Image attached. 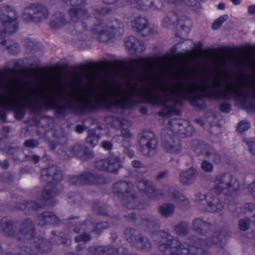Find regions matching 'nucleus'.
<instances>
[{
  "label": "nucleus",
  "instance_id": "nucleus-42",
  "mask_svg": "<svg viewBox=\"0 0 255 255\" xmlns=\"http://www.w3.org/2000/svg\"><path fill=\"white\" fill-rule=\"evenodd\" d=\"M38 144L37 141L33 139L27 140L24 142V146L28 147L33 148L37 146Z\"/></svg>",
  "mask_w": 255,
  "mask_h": 255
},
{
  "label": "nucleus",
  "instance_id": "nucleus-23",
  "mask_svg": "<svg viewBox=\"0 0 255 255\" xmlns=\"http://www.w3.org/2000/svg\"><path fill=\"white\" fill-rule=\"evenodd\" d=\"M65 24L64 19L61 13L53 15L50 20V26L55 28H59Z\"/></svg>",
  "mask_w": 255,
  "mask_h": 255
},
{
  "label": "nucleus",
  "instance_id": "nucleus-18",
  "mask_svg": "<svg viewBox=\"0 0 255 255\" xmlns=\"http://www.w3.org/2000/svg\"><path fill=\"white\" fill-rule=\"evenodd\" d=\"M197 176V171L194 168H191L187 171H182L180 175V181L185 185L192 183Z\"/></svg>",
  "mask_w": 255,
  "mask_h": 255
},
{
  "label": "nucleus",
  "instance_id": "nucleus-7",
  "mask_svg": "<svg viewBox=\"0 0 255 255\" xmlns=\"http://www.w3.org/2000/svg\"><path fill=\"white\" fill-rule=\"evenodd\" d=\"M118 20H115L108 23L102 22L95 24L90 28L93 36L102 42H106L115 34L116 29L119 28Z\"/></svg>",
  "mask_w": 255,
  "mask_h": 255
},
{
  "label": "nucleus",
  "instance_id": "nucleus-27",
  "mask_svg": "<svg viewBox=\"0 0 255 255\" xmlns=\"http://www.w3.org/2000/svg\"><path fill=\"white\" fill-rule=\"evenodd\" d=\"M140 42L133 36H129L128 37L125 42V46L128 49H137L138 48V44Z\"/></svg>",
  "mask_w": 255,
  "mask_h": 255
},
{
  "label": "nucleus",
  "instance_id": "nucleus-1",
  "mask_svg": "<svg viewBox=\"0 0 255 255\" xmlns=\"http://www.w3.org/2000/svg\"><path fill=\"white\" fill-rule=\"evenodd\" d=\"M162 240L159 243V249L169 255H212L206 249L213 245L222 246L224 237L222 234L216 232L210 239L205 241L204 237L195 243V246H188V248L181 245L177 239H173L167 232H161Z\"/></svg>",
  "mask_w": 255,
  "mask_h": 255
},
{
  "label": "nucleus",
  "instance_id": "nucleus-56",
  "mask_svg": "<svg viewBox=\"0 0 255 255\" xmlns=\"http://www.w3.org/2000/svg\"><path fill=\"white\" fill-rule=\"evenodd\" d=\"M218 8L219 9H224L225 8V5L224 3H220L218 5Z\"/></svg>",
  "mask_w": 255,
  "mask_h": 255
},
{
  "label": "nucleus",
  "instance_id": "nucleus-64",
  "mask_svg": "<svg viewBox=\"0 0 255 255\" xmlns=\"http://www.w3.org/2000/svg\"><path fill=\"white\" fill-rule=\"evenodd\" d=\"M77 250H80V245H78V246H77Z\"/></svg>",
  "mask_w": 255,
  "mask_h": 255
},
{
  "label": "nucleus",
  "instance_id": "nucleus-45",
  "mask_svg": "<svg viewBox=\"0 0 255 255\" xmlns=\"http://www.w3.org/2000/svg\"><path fill=\"white\" fill-rule=\"evenodd\" d=\"M105 255H111V254L114 255V254L116 251H117V254L116 255H117L118 253V250L117 249L110 248L108 247H105Z\"/></svg>",
  "mask_w": 255,
  "mask_h": 255
},
{
  "label": "nucleus",
  "instance_id": "nucleus-24",
  "mask_svg": "<svg viewBox=\"0 0 255 255\" xmlns=\"http://www.w3.org/2000/svg\"><path fill=\"white\" fill-rule=\"evenodd\" d=\"M134 27L139 31L145 30L149 31V28L147 27V21L144 17H138L135 19Z\"/></svg>",
  "mask_w": 255,
  "mask_h": 255
},
{
  "label": "nucleus",
  "instance_id": "nucleus-36",
  "mask_svg": "<svg viewBox=\"0 0 255 255\" xmlns=\"http://www.w3.org/2000/svg\"><path fill=\"white\" fill-rule=\"evenodd\" d=\"M202 169L206 172H211L213 171L214 167L213 164L207 160L202 162L201 165Z\"/></svg>",
  "mask_w": 255,
  "mask_h": 255
},
{
  "label": "nucleus",
  "instance_id": "nucleus-52",
  "mask_svg": "<svg viewBox=\"0 0 255 255\" xmlns=\"http://www.w3.org/2000/svg\"><path fill=\"white\" fill-rule=\"evenodd\" d=\"M132 165L134 167L138 168L140 166L141 163L138 160H134L132 162Z\"/></svg>",
  "mask_w": 255,
  "mask_h": 255
},
{
  "label": "nucleus",
  "instance_id": "nucleus-2",
  "mask_svg": "<svg viewBox=\"0 0 255 255\" xmlns=\"http://www.w3.org/2000/svg\"><path fill=\"white\" fill-rule=\"evenodd\" d=\"M64 2L73 6L69 10L72 25L78 33H82L87 29V23L94 19L90 16L88 12L80 6L85 3V0H62Z\"/></svg>",
  "mask_w": 255,
  "mask_h": 255
},
{
  "label": "nucleus",
  "instance_id": "nucleus-20",
  "mask_svg": "<svg viewBox=\"0 0 255 255\" xmlns=\"http://www.w3.org/2000/svg\"><path fill=\"white\" fill-rule=\"evenodd\" d=\"M0 228L3 235L7 237L12 236L13 234L14 226L6 218H3L0 222Z\"/></svg>",
  "mask_w": 255,
  "mask_h": 255
},
{
  "label": "nucleus",
  "instance_id": "nucleus-49",
  "mask_svg": "<svg viewBox=\"0 0 255 255\" xmlns=\"http://www.w3.org/2000/svg\"><path fill=\"white\" fill-rule=\"evenodd\" d=\"M15 48V50H12V47L11 46H9L8 47V51L11 53V54H16L17 53H18V48L17 47V46H15L14 47Z\"/></svg>",
  "mask_w": 255,
  "mask_h": 255
},
{
  "label": "nucleus",
  "instance_id": "nucleus-46",
  "mask_svg": "<svg viewBox=\"0 0 255 255\" xmlns=\"http://www.w3.org/2000/svg\"><path fill=\"white\" fill-rule=\"evenodd\" d=\"M220 109L222 111L228 113L231 110L230 105L227 103H223L220 106Z\"/></svg>",
  "mask_w": 255,
  "mask_h": 255
},
{
  "label": "nucleus",
  "instance_id": "nucleus-6",
  "mask_svg": "<svg viewBox=\"0 0 255 255\" xmlns=\"http://www.w3.org/2000/svg\"><path fill=\"white\" fill-rule=\"evenodd\" d=\"M131 188V184L126 182H119L115 184L114 192L121 199L128 200V202L124 203L128 208L141 209L142 207L136 205L137 200L134 198L133 194L129 192Z\"/></svg>",
  "mask_w": 255,
  "mask_h": 255
},
{
  "label": "nucleus",
  "instance_id": "nucleus-28",
  "mask_svg": "<svg viewBox=\"0 0 255 255\" xmlns=\"http://www.w3.org/2000/svg\"><path fill=\"white\" fill-rule=\"evenodd\" d=\"M85 148L80 145H76L71 149V156H77L81 158L85 153Z\"/></svg>",
  "mask_w": 255,
  "mask_h": 255
},
{
  "label": "nucleus",
  "instance_id": "nucleus-41",
  "mask_svg": "<svg viewBox=\"0 0 255 255\" xmlns=\"http://www.w3.org/2000/svg\"><path fill=\"white\" fill-rule=\"evenodd\" d=\"M247 143L249 145L250 151L253 154H255V139L252 138L247 140Z\"/></svg>",
  "mask_w": 255,
  "mask_h": 255
},
{
  "label": "nucleus",
  "instance_id": "nucleus-13",
  "mask_svg": "<svg viewBox=\"0 0 255 255\" xmlns=\"http://www.w3.org/2000/svg\"><path fill=\"white\" fill-rule=\"evenodd\" d=\"M71 182L75 185L85 184H102L104 179L102 176H96L91 173H85L79 176H74L71 179Z\"/></svg>",
  "mask_w": 255,
  "mask_h": 255
},
{
  "label": "nucleus",
  "instance_id": "nucleus-60",
  "mask_svg": "<svg viewBox=\"0 0 255 255\" xmlns=\"http://www.w3.org/2000/svg\"><path fill=\"white\" fill-rule=\"evenodd\" d=\"M81 227V228L82 230H86V229L85 228L86 227V225L84 224H83V225H80Z\"/></svg>",
  "mask_w": 255,
  "mask_h": 255
},
{
  "label": "nucleus",
  "instance_id": "nucleus-3",
  "mask_svg": "<svg viewBox=\"0 0 255 255\" xmlns=\"http://www.w3.org/2000/svg\"><path fill=\"white\" fill-rule=\"evenodd\" d=\"M181 120L178 119L172 120L167 127L162 132V145L163 148L171 153L177 154L181 150V146L179 140L175 138L172 133L175 134L182 130Z\"/></svg>",
  "mask_w": 255,
  "mask_h": 255
},
{
  "label": "nucleus",
  "instance_id": "nucleus-40",
  "mask_svg": "<svg viewBox=\"0 0 255 255\" xmlns=\"http://www.w3.org/2000/svg\"><path fill=\"white\" fill-rule=\"evenodd\" d=\"M183 1L186 4L195 8H199L200 5V3L198 0H183Z\"/></svg>",
  "mask_w": 255,
  "mask_h": 255
},
{
  "label": "nucleus",
  "instance_id": "nucleus-33",
  "mask_svg": "<svg viewBox=\"0 0 255 255\" xmlns=\"http://www.w3.org/2000/svg\"><path fill=\"white\" fill-rule=\"evenodd\" d=\"M175 230L177 234L179 235H183L186 234L188 232V227L186 224L181 223L176 227Z\"/></svg>",
  "mask_w": 255,
  "mask_h": 255
},
{
  "label": "nucleus",
  "instance_id": "nucleus-5",
  "mask_svg": "<svg viewBox=\"0 0 255 255\" xmlns=\"http://www.w3.org/2000/svg\"><path fill=\"white\" fill-rule=\"evenodd\" d=\"M241 188L238 180L229 173L218 175L214 180V185L212 189L217 196L222 192L228 194L226 190L231 193H236Z\"/></svg>",
  "mask_w": 255,
  "mask_h": 255
},
{
  "label": "nucleus",
  "instance_id": "nucleus-58",
  "mask_svg": "<svg viewBox=\"0 0 255 255\" xmlns=\"http://www.w3.org/2000/svg\"><path fill=\"white\" fill-rule=\"evenodd\" d=\"M33 160L35 163H37L39 160V157L35 156L34 157H33Z\"/></svg>",
  "mask_w": 255,
  "mask_h": 255
},
{
  "label": "nucleus",
  "instance_id": "nucleus-22",
  "mask_svg": "<svg viewBox=\"0 0 255 255\" xmlns=\"http://www.w3.org/2000/svg\"><path fill=\"white\" fill-rule=\"evenodd\" d=\"M170 197V202L180 207H183L188 203V201L186 199L185 197L178 192L171 193Z\"/></svg>",
  "mask_w": 255,
  "mask_h": 255
},
{
  "label": "nucleus",
  "instance_id": "nucleus-62",
  "mask_svg": "<svg viewBox=\"0 0 255 255\" xmlns=\"http://www.w3.org/2000/svg\"><path fill=\"white\" fill-rule=\"evenodd\" d=\"M71 243V241L70 240H67V241L64 243V244H70Z\"/></svg>",
  "mask_w": 255,
  "mask_h": 255
},
{
  "label": "nucleus",
  "instance_id": "nucleus-63",
  "mask_svg": "<svg viewBox=\"0 0 255 255\" xmlns=\"http://www.w3.org/2000/svg\"><path fill=\"white\" fill-rule=\"evenodd\" d=\"M29 251H29V250H28V249H27V250H26V252L27 253H28V254H29L30 255H31L32 254V253H30Z\"/></svg>",
  "mask_w": 255,
  "mask_h": 255
},
{
  "label": "nucleus",
  "instance_id": "nucleus-43",
  "mask_svg": "<svg viewBox=\"0 0 255 255\" xmlns=\"http://www.w3.org/2000/svg\"><path fill=\"white\" fill-rule=\"evenodd\" d=\"M122 136L124 138H129L132 137V134L130 132V131L126 128H124L122 130Z\"/></svg>",
  "mask_w": 255,
  "mask_h": 255
},
{
  "label": "nucleus",
  "instance_id": "nucleus-25",
  "mask_svg": "<svg viewBox=\"0 0 255 255\" xmlns=\"http://www.w3.org/2000/svg\"><path fill=\"white\" fill-rule=\"evenodd\" d=\"M99 136L96 133V130L91 129L88 130V136L86 138V141L91 146H95L98 142Z\"/></svg>",
  "mask_w": 255,
  "mask_h": 255
},
{
  "label": "nucleus",
  "instance_id": "nucleus-54",
  "mask_svg": "<svg viewBox=\"0 0 255 255\" xmlns=\"http://www.w3.org/2000/svg\"><path fill=\"white\" fill-rule=\"evenodd\" d=\"M119 0H103V1L106 3L113 4V3L118 1Z\"/></svg>",
  "mask_w": 255,
  "mask_h": 255
},
{
  "label": "nucleus",
  "instance_id": "nucleus-37",
  "mask_svg": "<svg viewBox=\"0 0 255 255\" xmlns=\"http://www.w3.org/2000/svg\"><path fill=\"white\" fill-rule=\"evenodd\" d=\"M49 244L48 241L44 240L42 239H36V243L35 244V247L37 248H40L42 249L43 252L47 251L46 249H44V248L46 246Z\"/></svg>",
  "mask_w": 255,
  "mask_h": 255
},
{
  "label": "nucleus",
  "instance_id": "nucleus-57",
  "mask_svg": "<svg viewBox=\"0 0 255 255\" xmlns=\"http://www.w3.org/2000/svg\"><path fill=\"white\" fill-rule=\"evenodd\" d=\"M234 4L239 5L241 2V0H231Z\"/></svg>",
  "mask_w": 255,
  "mask_h": 255
},
{
  "label": "nucleus",
  "instance_id": "nucleus-44",
  "mask_svg": "<svg viewBox=\"0 0 255 255\" xmlns=\"http://www.w3.org/2000/svg\"><path fill=\"white\" fill-rule=\"evenodd\" d=\"M115 122L119 123L122 128H124L126 127H128L131 126L130 122L125 120H123L122 121H120L118 120H116Z\"/></svg>",
  "mask_w": 255,
  "mask_h": 255
},
{
  "label": "nucleus",
  "instance_id": "nucleus-39",
  "mask_svg": "<svg viewBox=\"0 0 255 255\" xmlns=\"http://www.w3.org/2000/svg\"><path fill=\"white\" fill-rule=\"evenodd\" d=\"M108 227L109 224L107 222L100 223L97 225V226L94 229V231L97 234H100L103 229H106Z\"/></svg>",
  "mask_w": 255,
  "mask_h": 255
},
{
  "label": "nucleus",
  "instance_id": "nucleus-47",
  "mask_svg": "<svg viewBox=\"0 0 255 255\" xmlns=\"http://www.w3.org/2000/svg\"><path fill=\"white\" fill-rule=\"evenodd\" d=\"M102 146L106 150H109L112 148V144L109 141H103L102 142Z\"/></svg>",
  "mask_w": 255,
  "mask_h": 255
},
{
  "label": "nucleus",
  "instance_id": "nucleus-32",
  "mask_svg": "<svg viewBox=\"0 0 255 255\" xmlns=\"http://www.w3.org/2000/svg\"><path fill=\"white\" fill-rule=\"evenodd\" d=\"M250 221L247 218L242 219L239 221V227L241 230L247 231L250 227Z\"/></svg>",
  "mask_w": 255,
  "mask_h": 255
},
{
  "label": "nucleus",
  "instance_id": "nucleus-17",
  "mask_svg": "<svg viewBox=\"0 0 255 255\" xmlns=\"http://www.w3.org/2000/svg\"><path fill=\"white\" fill-rule=\"evenodd\" d=\"M138 189L141 191L149 194V197L156 199L158 191L153 188L152 183L145 179H142L137 182Z\"/></svg>",
  "mask_w": 255,
  "mask_h": 255
},
{
  "label": "nucleus",
  "instance_id": "nucleus-61",
  "mask_svg": "<svg viewBox=\"0 0 255 255\" xmlns=\"http://www.w3.org/2000/svg\"><path fill=\"white\" fill-rule=\"evenodd\" d=\"M80 230L77 229H74V232L76 233H78L79 232Z\"/></svg>",
  "mask_w": 255,
  "mask_h": 255
},
{
  "label": "nucleus",
  "instance_id": "nucleus-8",
  "mask_svg": "<svg viewBox=\"0 0 255 255\" xmlns=\"http://www.w3.org/2000/svg\"><path fill=\"white\" fill-rule=\"evenodd\" d=\"M49 12L47 8L39 3H31L23 9L22 18L26 21L34 20L40 21L48 17Z\"/></svg>",
  "mask_w": 255,
  "mask_h": 255
},
{
  "label": "nucleus",
  "instance_id": "nucleus-30",
  "mask_svg": "<svg viewBox=\"0 0 255 255\" xmlns=\"http://www.w3.org/2000/svg\"><path fill=\"white\" fill-rule=\"evenodd\" d=\"M228 18V16L226 14L223 15L217 19L212 24L213 29L216 30L220 27L222 24L226 21Z\"/></svg>",
  "mask_w": 255,
  "mask_h": 255
},
{
  "label": "nucleus",
  "instance_id": "nucleus-15",
  "mask_svg": "<svg viewBox=\"0 0 255 255\" xmlns=\"http://www.w3.org/2000/svg\"><path fill=\"white\" fill-rule=\"evenodd\" d=\"M177 16L174 13H170L165 17L163 20V25L164 27H168L170 24H176L182 30H184L186 32H188L190 30L191 22L189 20H180L177 21Z\"/></svg>",
  "mask_w": 255,
  "mask_h": 255
},
{
  "label": "nucleus",
  "instance_id": "nucleus-26",
  "mask_svg": "<svg viewBox=\"0 0 255 255\" xmlns=\"http://www.w3.org/2000/svg\"><path fill=\"white\" fill-rule=\"evenodd\" d=\"M245 210V213L250 217L252 222L255 225V204L252 203L246 204Z\"/></svg>",
  "mask_w": 255,
  "mask_h": 255
},
{
  "label": "nucleus",
  "instance_id": "nucleus-50",
  "mask_svg": "<svg viewBox=\"0 0 255 255\" xmlns=\"http://www.w3.org/2000/svg\"><path fill=\"white\" fill-rule=\"evenodd\" d=\"M248 11L250 14H255V4L249 6Z\"/></svg>",
  "mask_w": 255,
  "mask_h": 255
},
{
  "label": "nucleus",
  "instance_id": "nucleus-9",
  "mask_svg": "<svg viewBox=\"0 0 255 255\" xmlns=\"http://www.w3.org/2000/svg\"><path fill=\"white\" fill-rule=\"evenodd\" d=\"M195 201L199 205H205L206 203H207L208 210L210 212H219L224 208V206L212 189L207 194L198 193L196 195Z\"/></svg>",
  "mask_w": 255,
  "mask_h": 255
},
{
  "label": "nucleus",
  "instance_id": "nucleus-12",
  "mask_svg": "<svg viewBox=\"0 0 255 255\" xmlns=\"http://www.w3.org/2000/svg\"><path fill=\"white\" fill-rule=\"evenodd\" d=\"M125 234L127 241L137 248L144 249H148L150 248L151 244L148 240L146 238H141L137 231H133L132 229H127Z\"/></svg>",
  "mask_w": 255,
  "mask_h": 255
},
{
  "label": "nucleus",
  "instance_id": "nucleus-48",
  "mask_svg": "<svg viewBox=\"0 0 255 255\" xmlns=\"http://www.w3.org/2000/svg\"><path fill=\"white\" fill-rule=\"evenodd\" d=\"M213 156H214V158H213V160L215 162V163H218L220 161V160H221V157H220V156L217 154H214L213 155Z\"/></svg>",
  "mask_w": 255,
  "mask_h": 255
},
{
  "label": "nucleus",
  "instance_id": "nucleus-4",
  "mask_svg": "<svg viewBox=\"0 0 255 255\" xmlns=\"http://www.w3.org/2000/svg\"><path fill=\"white\" fill-rule=\"evenodd\" d=\"M62 179V174L58 170L56 166H52L47 168L43 169L41 171V180L49 182L44 191L42 192V196L44 199L47 200L54 197L58 193L59 185L55 184V181H60Z\"/></svg>",
  "mask_w": 255,
  "mask_h": 255
},
{
  "label": "nucleus",
  "instance_id": "nucleus-59",
  "mask_svg": "<svg viewBox=\"0 0 255 255\" xmlns=\"http://www.w3.org/2000/svg\"><path fill=\"white\" fill-rule=\"evenodd\" d=\"M0 43L1 45H4L5 43V42L2 39L1 37H0Z\"/></svg>",
  "mask_w": 255,
  "mask_h": 255
},
{
  "label": "nucleus",
  "instance_id": "nucleus-55",
  "mask_svg": "<svg viewBox=\"0 0 255 255\" xmlns=\"http://www.w3.org/2000/svg\"><path fill=\"white\" fill-rule=\"evenodd\" d=\"M110 9L108 8H104L100 12L102 13V14H105L106 13H109L110 11Z\"/></svg>",
  "mask_w": 255,
  "mask_h": 255
},
{
  "label": "nucleus",
  "instance_id": "nucleus-29",
  "mask_svg": "<svg viewBox=\"0 0 255 255\" xmlns=\"http://www.w3.org/2000/svg\"><path fill=\"white\" fill-rule=\"evenodd\" d=\"M174 206L172 205L165 204L160 208V212L164 216H170L174 211Z\"/></svg>",
  "mask_w": 255,
  "mask_h": 255
},
{
  "label": "nucleus",
  "instance_id": "nucleus-11",
  "mask_svg": "<svg viewBox=\"0 0 255 255\" xmlns=\"http://www.w3.org/2000/svg\"><path fill=\"white\" fill-rule=\"evenodd\" d=\"M95 167L98 170L116 173L121 167V163L118 157L111 156L106 159L97 160Z\"/></svg>",
  "mask_w": 255,
  "mask_h": 255
},
{
  "label": "nucleus",
  "instance_id": "nucleus-53",
  "mask_svg": "<svg viewBox=\"0 0 255 255\" xmlns=\"http://www.w3.org/2000/svg\"><path fill=\"white\" fill-rule=\"evenodd\" d=\"M84 130V128L82 126L78 125L76 127V131L81 133Z\"/></svg>",
  "mask_w": 255,
  "mask_h": 255
},
{
  "label": "nucleus",
  "instance_id": "nucleus-31",
  "mask_svg": "<svg viewBox=\"0 0 255 255\" xmlns=\"http://www.w3.org/2000/svg\"><path fill=\"white\" fill-rule=\"evenodd\" d=\"M41 207H42V205H38L34 202L31 201L30 202L27 203L26 204H22V205L19 206V208L26 212L27 210L31 208L36 210Z\"/></svg>",
  "mask_w": 255,
  "mask_h": 255
},
{
  "label": "nucleus",
  "instance_id": "nucleus-10",
  "mask_svg": "<svg viewBox=\"0 0 255 255\" xmlns=\"http://www.w3.org/2000/svg\"><path fill=\"white\" fill-rule=\"evenodd\" d=\"M17 15L14 9L9 6L3 7L2 12L0 15V19L5 27V30L9 33H13L17 29V25L15 20Z\"/></svg>",
  "mask_w": 255,
  "mask_h": 255
},
{
  "label": "nucleus",
  "instance_id": "nucleus-35",
  "mask_svg": "<svg viewBox=\"0 0 255 255\" xmlns=\"http://www.w3.org/2000/svg\"><path fill=\"white\" fill-rule=\"evenodd\" d=\"M250 124L248 121H242L238 125L237 130L240 132H243L250 128Z\"/></svg>",
  "mask_w": 255,
  "mask_h": 255
},
{
  "label": "nucleus",
  "instance_id": "nucleus-51",
  "mask_svg": "<svg viewBox=\"0 0 255 255\" xmlns=\"http://www.w3.org/2000/svg\"><path fill=\"white\" fill-rule=\"evenodd\" d=\"M166 171H162L160 173H159L157 175V179H162V178H163L165 177V176L166 175Z\"/></svg>",
  "mask_w": 255,
  "mask_h": 255
},
{
  "label": "nucleus",
  "instance_id": "nucleus-34",
  "mask_svg": "<svg viewBox=\"0 0 255 255\" xmlns=\"http://www.w3.org/2000/svg\"><path fill=\"white\" fill-rule=\"evenodd\" d=\"M208 225V224L206 222L203 221L201 219H196L193 222V227L196 230L200 229H203Z\"/></svg>",
  "mask_w": 255,
  "mask_h": 255
},
{
  "label": "nucleus",
  "instance_id": "nucleus-16",
  "mask_svg": "<svg viewBox=\"0 0 255 255\" xmlns=\"http://www.w3.org/2000/svg\"><path fill=\"white\" fill-rule=\"evenodd\" d=\"M140 143L142 145L141 152L144 155L150 156L154 153V149L157 145L155 139L143 136L140 139Z\"/></svg>",
  "mask_w": 255,
  "mask_h": 255
},
{
  "label": "nucleus",
  "instance_id": "nucleus-21",
  "mask_svg": "<svg viewBox=\"0 0 255 255\" xmlns=\"http://www.w3.org/2000/svg\"><path fill=\"white\" fill-rule=\"evenodd\" d=\"M33 225L30 220H26L24 222L20 229L19 234L23 235L25 238H19V239H24V238L29 239L31 238L33 235Z\"/></svg>",
  "mask_w": 255,
  "mask_h": 255
},
{
  "label": "nucleus",
  "instance_id": "nucleus-38",
  "mask_svg": "<svg viewBox=\"0 0 255 255\" xmlns=\"http://www.w3.org/2000/svg\"><path fill=\"white\" fill-rule=\"evenodd\" d=\"M91 240V237L89 235L84 234L80 236H77L75 238V242L77 243L83 242L86 243Z\"/></svg>",
  "mask_w": 255,
  "mask_h": 255
},
{
  "label": "nucleus",
  "instance_id": "nucleus-14",
  "mask_svg": "<svg viewBox=\"0 0 255 255\" xmlns=\"http://www.w3.org/2000/svg\"><path fill=\"white\" fill-rule=\"evenodd\" d=\"M127 2L133 7L144 10L159 9L162 5L161 0H128Z\"/></svg>",
  "mask_w": 255,
  "mask_h": 255
},
{
  "label": "nucleus",
  "instance_id": "nucleus-19",
  "mask_svg": "<svg viewBox=\"0 0 255 255\" xmlns=\"http://www.w3.org/2000/svg\"><path fill=\"white\" fill-rule=\"evenodd\" d=\"M38 223L40 226L57 223L58 219L52 213L45 212L38 216Z\"/></svg>",
  "mask_w": 255,
  "mask_h": 255
}]
</instances>
